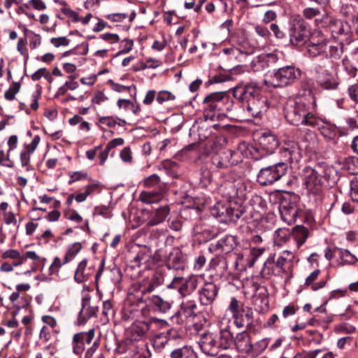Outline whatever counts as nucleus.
Here are the masks:
<instances>
[{"mask_svg": "<svg viewBox=\"0 0 358 358\" xmlns=\"http://www.w3.org/2000/svg\"><path fill=\"white\" fill-rule=\"evenodd\" d=\"M310 104L314 106L315 101L310 103L303 98L289 100L284 108L285 119L293 125L320 129V119L312 113Z\"/></svg>", "mask_w": 358, "mask_h": 358, "instance_id": "f257e3e1", "label": "nucleus"}, {"mask_svg": "<svg viewBox=\"0 0 358 358\" xmlns=\"http://www.w3.org/2000/svg\"><path fill=\"white\" fill-rule=\"evenodd\" d=\"M206 117L213 119L217 115H227L234 108V100L226 92H213L207 95L203 101Z\"/></svg>", "mask_w": 358, "mask_h": 358, "instance_id": "f03ea898", "label": "nucleus"}, {"mask_svg": "<svg viewBox=\"0 0 358 358\" xmlns=\"http://www.w3.org/2000/svg\"><path fill=\"white\" fill-rule=\"evenodd\" d=\"M269 164L262 168L257 176V182L262 186L273 184L284 176L287 171V164L284 162L270 160Z\"/></svg>", "mask_w": 358, "mask_h": 358, "instance_id": "7ed1b4c3", "label": "nucleus"}, {"mask_svg": "<svg viewBox=\"0 0 358 358\" xmlns=\"http://www.w3.org/2000/svg\"><path fill=\"white\" fill-rule=\"evenodd\" d=\"M301 71L293 66L279 68L271 77L270 84L274 87H282L289 85L299 79Z\"/></svg>", "mask_w": 358, "mask_h": 358, "instance_id": "20e7f679", "label": "nucleus"}, {"mask_svg": "<svg viewBox=\"0 0 358 358\" xmlns=\"http://www.w3.org/2000/svg\"><path fill=\"white\" fill-rule=\"evenodd\" d=\"M279 211L282 220L288 224H293L301 211L296 204V197L287 194L280 198Z\"/></svg>", "mask_w": 358, "mask_h": 358, "instance_id": "39448f33", "label": "nucleus"}, {"mask_svg": "<svg viewBox=\"0 0 358 358\" xmlns=\"http://www.w3.org/2000/svg\"><path fill=\"white\" fill-rule=\"evenodd\" d=\"M289 36L294 45H301L308 38L309 31L304 20L300 16H294L289 22Z\"/></svg>", "mask_w": 358, "mask_h": 358, "instance_id": "423d86ee", "label": "nucleus"}, {"mask_svg": "<svg viewBox=\"0 0 358 358\" xmlns=\"http://www.w3.org/2000/svg\"><path fill=\"white\" fill-rule=\"evenodd\" d=\"M211 215L220 219L221 222H236L243 214V210L239 208H232L229 204L221 202L216 203L210 209Z\"/></svg>", "mask_w": 358, "mask_h": 358, "instance_id": "0eeeda50", "label": "nucleus"}, {"mask_svg": "<svg viewBox=\"0 0 358 358\" xmlns=\"http://www.w3.org/2000/svg\"><path fill=\"white\" fill-rule=\"evenodd\" d=\"M325 63L317 64L314 68L316 83L323 90H335L339 85L338 78L326 69Z\"/></svg>", "mask_w": 358, "mask_h": 358, "instance_id": "6e6552de", "label": "nucleus"}, {"mask_svg": "<svg viewBox=\"0 0 358 358\" xmlns=\"http://www.w3.org/2000/svg\"><path fill=\"white\" fill-rule=\"evenodd\" d=\"M196 302L194 299H182L179 310L171 317L172 322L182 324L187 321H191L196 315Z\"/></svg>", "mask_w": 358, "mask_h": 358, "instance_id": "1a4fd4ad", "label": "nucleus"}, {"mask_svg": "<svg viewBox=\"0 0 358 358\" xmlns=\"http://www.w3.org/2000/svg\"><path fill=\"white\" fill-rule=\"evenodd\" d=\"M150 323L145 321H136L132 323L125 331L126 343L134 344L144 340L150 329Z\"/></svg>", "mask_w": 358, "mask_h": 358, "instance_id": "9d476101", "label": "nucleus"}, {"mask_svg": "<svg viewBox=\"0 0 358 358\" xmlns=\"http://www.w3.org/2000/svg\"><path fill=\"white\" fill-rule=\"evenodd\" d=\"M234 96L244 104L249 99L255 98L260 94L257 84L254 82L241 83L234 90Z\"/></svg>", "mask_w": 358, "mask_h": 358, "instance_id": "9b49d317", "label": "nucleus"}, {"mask_svg": "<svg viewBox=\"0 0 358 358\" xmlns=\"http://www.w3.org/2000/svg\"><path fill=\"white\" fill-rule=\"evenodd\" d=\"M303 171V181L308 192L313 195L320 194L322 187L318 173L310 167H306Z\"/></svg>", "mask_w": 358, "mask_h": 358, "instance_id": "f8f14e48", "label": "nucleus"}, {"mask_svg": "<svg viewBox=\"0 0 358 358\" xmlns=\"http://www.w3.org/2000/svg\"><path fill=\"white\" fill-rule=\"evenodd\" d=\"M285 259L278 256L275 259V254L271 255L264 264L262 272L268 275H282L286 273Z\"/></svg>", "mask_w": 358, "mask_h": 358, "instance_id": "ddd939ff", "label": "nucleus"}, {"mask_svg": "<svg viewBox=\"0 0 358 358\" xmlns=\"http://www.w3.org/2000/svg\"><path fill=\"white\" fill-rule=\"evenodd\" d=\"M94 337V329L74 334L72 339V349L73 353L78 355L82 354L85 349V345L91 343Z\"/></svg>", "mask_w": 358, "mask_h": 358, "instance_id": "4468645a", "label": "nucleus"}, {"mask_svg": "<svg viewBox=\"0 0 358 358\" xmlns=\"http://www.w3.org/2000/svg\"><path fill=\"white\" fill-rule=\"evenodd\" d=\"M215 343V334L210 332L202 334L197 341L201 351L210 357L215 356L218 353Z\"/></svg>", "mask_w": 358, "mask_h": 358, "instance_id": "2eb2a0df", "label": "nucleus"}, {"mask_svg": "<svg viewBox=\"0 0 358 358\" xmlns=\"http://www.w3.org/2000/svg\"><path fill=\"white\" fill-rule=\"evenodd\" d=\"M236 245V238L234 236L227 235L215 243H211L209 246V250L216 252L217 255L227 254L231 252Z\"/></svg>", "mask_w": 358, "mask_h": 358, "instance_id": "dca6fc26", "label": "nucleus"}, {"mask_svg": "<svg viewBox=\"0 0 358 358\" xmlns=\"http://www.w3.org/2000/svg\"><path fill=\"white\" fill-rule=\"evenodd\" d=\"M247 112L252 117H259L262 113L266 112L268 108L267 99L266 97L259 94L254 99H249L244 104Z\"/></svg>", "mask_w": 358, "mask_h": 358, "instance_id": "f3484780", "label": "nucleus"}, {"mask_svg": "<svg viewBox=\"0 0 358 358\" xmlns=\"http://www.w3.org/2000/svg\"><path fill=\"white\" fill-rule=\"evenodd\" d=\"M147 306L154 312L167 313L172 307V303L159 295L152 294L145 297Z\"/></svg>", "mask_w": 358, "mask_h": 358, "instance_id": "a211bd4d", "label": "nucleus"}, {"mask_svg": "<svg viewBox=\"0 0 358 358\" xmlns=\"http://www.w3.org/2000/svg\"><path fill=\"white\" fill-rule=\"evenodd\" d=\"M152 258L151 250L145 246L141 248L132 260L130 262V264L128 268L135 269L136 268H140L143 266V269H147L150 267V262Z\"/></svg>", "mask_w": 358, "mask_h": 358, "instance_id": "6ab92c4d", "label": "nucleus"}, {"mask_svg": "<svg viewBox=\"0 0 358 358\" xmlns=\"http://www.w3.org/2000/svg\"><path fill=\"white\" fill-rule=\"evenodd\" d=\"M164 275L161 273H155L150 278L144 279L141 283L139 289L141 294L145 296L154 292L164 283Z\"/></svg>", "mask_w": 358, "mask_h": 358, "instance_id": "aec40b11", "label": "nucleus"}, {"mask_svg": "<svg viewBox=\"0 0 358 358\" xmlns=\"http://www.w3.org/2000/svg\"><path fill=\"white\" fill-rule=\"evenodd\" d=\"M231 320L226 317L222 318L220 321V329L217 334L221 339L220 345H222V350L230 348L234 342V337L230 331Z\"/></svg>", "mask_w": 358, "mask_h": 358, "instance_id": "412c9836", "label": "nucleus"}, {"mask_svg": "<svg viewBox=\"0 0 358 358\" xmlns=\"http://www.w3.org/2000/svg\"><path fill=\"white\" fill-rule=\"evenodd\" d=\"M218 293V288L213 282H206L199 291V299L203 305L211 304Z\"/></svg>", "mask_w": 358, "mask_h": 358, "instance_id": "4be33fe9", "label": "nucleus"}, {"mask_svg": "<svg viewBox=\"0 0 358 358\" xmlns=\"http://www.w3.org/2000/svg\"><path fill=\"white\" fill-rule=\"evenodd\" d=\"M166 266L174 270L185 268V257L178 248H173L169 254Z\"/></svg>", "mask_w": 358, "mask_h": 358, "instance_id": "5701e85b", "label": "nucleus"}, {"mask_svg": "<svg viewBox=\"0 0 358 358\" xmlns=\"http://www.w3.org/2000/svg\"><path fill=\"white\" fill-rule=\"evenodd\" d=\"M260 148L267 153L271 154L278 147L279 141L271 132L263 133L259 139Z\"/></svg>", "mask_w": 358, "mask_h": 358, "instance_id": "b1692460", "label": "nucleus"}, {"mask_svg": "<svg viewBox=\"0 0 358 358\" xmlns=\"http://www.w3.org/2000/svg\"><path fill=\"white\" fill-rule=\"evenodd\" d=\"M198 285V278L196 275H191L187 278H183L181 287L179 288V294L183 299H191L189 295L193 292Z\"/></svg>", "mask_w": 358, "mask_h": 358, "instance_id": "393cba45", "label": "nucleus"}, {"mask_svg": "<svg viewBox=\"0 0 358 358\" xmlns=\"http://www.w3.org/2000/svg\"><path fill=\"white\" fill-rule=\"evenodd\" d=\"M281 152L285 157L288 158L290 163L297 162L301 158V152L298 143L294 141L285 142L281 149Z\"/></svg>", "mask_w": 358, "mask_h": 358, "instance_id": "a878e982", "label": "nucleus"}, {"mask_svg": "<svg viewBox=\"0 0 358 358\" xmlns=\"http://www.w3.org/2000/svg\"><path fill=\"white\" fill-rule=\"evenodd\" d=\"M328 42L325 38L322 37L317 41L312 39L307 45V50L308 53L312 57H317L322 54H326L327 50Z\"/></svg>", "mask_w": 358, "mask_h": 358, "instance_id": "bb28decb", "label": "nucleus"}, {"mask_svg": "<svg viewBox=\"0 0 358 358\" xmlns=\"http://www.w3.org/2000/svg\"><path fill=\"white\" fill-rule=\"evenodd\" d=\"M170 213L169 206H161L154 211L148 218L147 225L150 227L156 226L163 222Z\"/></svg>", "mask_w": 358, "mask_h": 358, "instance_id": "cd10ccee", "label": "nucleus"}, {"mask_svg": "<svg viewBox=\"0 0 358 358\" xmlns=\"http://www.w3.org/2000/svg\"><path fill=\"white\" fill-rule=\"evenodd\" d=\"M234 341L238 350L242 352H249L252 348L250 336L246 331L238 334Z\"/></svg>", "mask_w": 358, "mask_h": 358, "instance_id": "c85d7f7f", "label": "nucleus"}, {"mask_svg": "<svg viewBox=\"0 0 358 358\" xmlns=\"http://www.w3.org/2000/svg\"><path fill=\"white\" fill-rule=\"evenodd\" d=\"M343 52L344 44L342 41L335 44L328 43L325 57L327 59L331 60V66H333L332 62L334 60L340 59L342 57Z\"/></svg>", "mask_w": 358, "mask_h": 358, "instance_id": "c756f323", "label": "nucleus"}, {"mask_svg": "<svg viewBox=\"0 0 358 358\" xmlns=\"http://www.w3.org/2000/svg\"><path fill=\"white\" fill-rule=\"evenodd\" d=\"M291 236L296 243V249L298 250L306 242L308 236V230L303 226L298 225L293 229Z\"/></svg>", "mask_w": 358, "mask_h": 358, "instance_id": "7c9ffc66", "label": "nucleus"}, {"mask_svg": "<svg viewBox=\"0 0 358 358\" xmlns=\"http://www.w3.org/2000/svg\"><path fill=\"white\" fill-rule=\"evenodd\" d=\"M320 269H316L313 271L305 280V285L307 287H310L313 291H317L320 289H322L325 287L327 284V280H320L317 282H315V280L318 278V276L320 273Z\"/></svg>", "mask_w": 358, "mask_h": 358, "instance_id": "2f4dec72", "label": "nucleus"}, {"mask_svg": "<svg viewBox=\"0 0 358 358\" xmlns=\"http://www.w3.org/2000/svg\"><path fill=\"white\" fill-rule=\"evenodd\" d=\"M96 311L97 307L90 306L89 301L83 302L78 315L79 324H84L88 319L94 316Z\"/></svg>", "mask_w": 358, "mask_h": 358, "instance_id": "473e14b6", "label": "nucleus"}, {"mask_svg": "<svg viewBox=\"0 0 358 358\" xmlns=\"http://www.w3.org/2000/svg\"><path fill=\"white\" fill-rule=\"evenodd\" d=\"M171 358H198V355L192 347L185 345L173 350Z\"/></svg>", "mask_w": 358, "mask_h": 358, "instance_id": "72a5a7b5", "label": "nucleus"}, {"mask_svg": "<svg viewBox=\"0 0 358 358\" xmlns=\"http://www.w3.org/2000/svg\"><path fill=\"white\" fill-rule=\"evenodd\" d=\"M351 31V27L348 22L338 20L331 27V32L335 37L339 36H348Z\"/></svg>", "mask_w": 358, "mask_h": 358, "instance_id": "f704fd0d", "label": "nucleus"}, {"mask_svg": "<svg viewBox=\"0 0 358 358\" xmlns=\"http://www.w3.org/2000/svg\"><path fill=\"white\" fill-rule=\"evenodd\" d=\"M291 237V231L287 228H279L273 234V243L275 245L282 246L285 245Z\"/></svg>", "mask_w": 358, "mask_h": 358, "instance_id": "c9c22d12", "label": "nucleus"}, {"mask_svg": "<svg viewBox=\"0 0 358 358\" xmlns=\"http://www.w3.org/2000/svg\"><path fill=\"white\" fill-rule=\"evenodd\" d=\"M228 309L232 313L233 317L234 319V323L236 324V326L238 327H243V323H238L239 314L241 310H242L243 309V304L239 301H238L235 297H232L231 298Z\"/></svg>", "mask_w": 358, "mask_h": 358, "instance_id": "e433bc0d", "label": "nucleus"}, {"mask_svg": "<svg viewBox=\"0 0 358 358\" xmlns=\"http://www.w3.org/2000/svg\"><path fill=\"white\" fill-rule=\"evenodd\" d=\"M144 185L148 188H154L155 190L164 192L166 188L165 184L161 181L157 174H152L144 180Z\"/></svg>", "mask_w": 358, "mask_h": 358, "instance_id": "4c0bfd02", "label": "nucleus"}, {"mask_svg": "<svg viewBox=\"0 0 358 358\" xmlns=\"http://www.w3.org/2000/svg\"><path fill=\"white\" fill-rule=\"evenodd\" d=\"M162 192L153 190V191H143L139 196L140 200L145 203H154L160 201L162 198Z\"/></svg>", "mask_w": 358, "mask_h": 358, "instance_id": "58836bf2", "label": "nucleus"}, {"mask_svg": "<svg viewBox=\"0 0 358 358\" xmlns=\"http://www.w3.org/2000/svg\"><path fill=\"white\" fill-rule=\"evenodd\" d=\"M87 260L81 261L75 271L74 280L78 283H82L88 280L90 273L86 272Z\"/></svg>", "mask_w": 358, "mask_h": 358, "instance_id": "ea45409f", "label": "nucleus"}, {"mask_svg": "<svg viewBox=\"0 0 358 358\" xmlns=\"http://www.w3.org/2000/svg\"><path fill=\"white\" fill-rule=\"evenodd\" d=\"M98 187L99 184L97 183H92L87 185V186L85 187L83 192H80L76 194L75 200L78 203L85 201L87 199V196L93 194Z\"/></svg>", "mask_w": 358, "mask_h": 358, "instance_id": "a19ab883", "label": "nucleus"}, {"mask_svg": "<svg viewBox=\"0 0 358 358\" xmlns=\"http://www.w3.org/2000/svg\"><path fill=\"white\" fill-rule=\"evenodd\" d=\"M342 63L344 71L347 73L349 78H355L357 76L358 71L357 65L352 62L348 57H345L344 59H343Z\"/></svg>", "mask_w": 358, "mask_h": 358, "instance_id": "79ce46f5", "label": "nucleus"}, {"mask_svg": "<svg viewBox=\"0 0 358 358\" xmlns=\"http://www.w3.org/2000/svg\"><path fill=\"white\" fill-rule=\"evenodd\" d=\"M82 245L80 243L76 242L68 246L64 256V263H69L73 259L76 255L81 250Z\"/></svg>", "mask_w": 358, "mask_h": 358, "instance_id": "37998d69", "label": "nucleus"}, {"mask_svg": "<svg viewBox=\"0 0 358 358\" xmlns=\"http://www.w3.org/2000/svg\"><path fill=\"white\" fill-rule=\"evenodd\" d=\"M99 122L100 124L106 125L110 128H113L117 124L122 126L123 124H126V121L124 120L111 116L101 117L99 119Z\"/></svg>", "mask_w": 358, "mask_h": 358, "instance_id": "c03bdc74", "label": "nucleus"}, {"mask_svg": "<svg viewBox=\"0 0 358 358\" xmlns=\"http://www.w3.org/2000/svg\"><path fill=\"white\" fill-rule=\"evenodd\" d=\"M21 84L20 82H13L8 90L4 94V98L8 101H13L15 95L20 92Z\"/></svg>", "mask_w": 358, "mask_h": 358, "instance_id": "a18cd8bd", "label": "nucleus"}, {"mask_svg": "<svg viewBox=\"0 0 358 358\" xmlns=\"http://www.w3.org/2000/svg\"><path fill=\"white\" fill-rule=\"evenodd\" d=\"M253 313L250 308L242 309L238 317V323H243L244 325H250L252 322Z\"/></svg>", "mask_w": 358, "mask_h": 358, "instance_id": "49530a36", "label": "nucleus"}, {"mask_svg": "<svg viewBox=\"0 0 358 358\" xmlns=\"http://www.w3.org/2000/svg\"><path fill=\"white\" fill-rule=\"evenodd\" d=\"M65 264L64 260L62 261L58 257H55L52 263L49 267V274L58 275L59 268Z\"/></svg>", "mask_w": 358, "mask_h": 358, "instance_id": "de8ad7c7", "label": "nucleus"}, {"mask_svg": "<svg viewBox=\"0 0 358 358\" xmlns=\"http://www.w3.org/2000/svg\"><path fill=\"white\" fill-rule=\"evenodd\" d=\"M350 194L352 201L358 203V178H355L350 181Z\"/></svg>", "mask_w": 358, "mask_h": 358, "instance_id": "09e8293b", "label": "nucleus"}, {"mask_svg": "<svg viewBox=\"0 0 358 358\" xmlns=\"http://www.w3.org/2000/svg\"><path fill=\"white\" fill-rule=\"evenodd\" d=\"M303 15L306 19L313 20L320 15V11L315 8H306L303 11Z\"/></svg>", "mask_w": 358, "mask_h": 358, "instance_id": "8fccbe9b", "label": "nucleus"}, {"mask_svg": "<svg viewBox=\"0 0 358 358\" xmlns=\"http://www.w3.org/2000/svg\"><path fill=\"white\" fill-rule=\"evenodd\" d=\"M120 157L125 163L131 164L133 161L132 152L129 147L124 148L120 153Z\"/></svg>", "mask_w": 358, "mask_h": 358, "instance_id": "3c124183", "label": "nucleus"}, {"mask_svg": "<svg viewBox=\"0 0 358 358\" xmlns=\"http://www.w3.org/2000/svg\"><path fill=\"white\" fill-rule=\"evenodd\" d=\"M60 10L64 15L71 18L74 22H78L80 20L78 13L71 8H61Z\"/></svg>", "mask_w": 358, "mask_h": 358, "instance_id": "603ef678", "label": "nucleus"}, {"mask_svg": "<svg viewBox=\"0 0 358 358\" xmlns=\"http://www.w3.org/2000/svg\"><path fill=\"white\" fill-rule=\"evenodd\" d=\"M175 96L168 91H161L157 94L156 99L159 103H162L165 101L173 100Z\"/></svg>", "mask_w": 358, "mask_h": 358, "instance_id": "864d4df0", "label": "nucleus"}, {"mask_svg": "<svg viewBox=\"0 0 358 358\" xmlns=\"http://www.w3.org/2000/svg\"><path fill=\"white\" fill-rule=\"evenodd\" d=\"M348 93L350 99L357 103H358V83H355L349 86Z\"/></svg>", "mask_w": 358, "mask_h": 358, "instance_id": "5fc2aeb1", "label": "nucleus"}, {"mask_svg": "<svg viewBox=\"0 0 358 358\" xmlns=\"http://www.w3.org/2000/svg\"><path fill=\"white\" fill-rule=\"evenodd\" d=\"M40 141H41V138L39 136L36 135L35 136L31 142L27 145H26V150H24V152L29 153V154H32L36 149L37 146L38 145L39 143H40Z\"/></svg>", "mask_w": 358, "mask_h": 358, "instance_id": "6e6d98bb", "label": "nucleus"}, {"mask_svg": "<svg viewBox=\"0 0 358 358\" xmlns=\"http://www.w3.org/2000/svg\"><path fill=\"white\" fill-rule=\"evenodd\" d=\"M76 78V75H70L68 76V80L64 84L68 90H75L78 87V83L75 80Z\"/></svg>", "mask_w": 358, "mask_h": 358, "instance_id": "4d7b16f0", "label": "nucleus"}, {"mask_svg": "<svg viewBox=\"0 0 358 358\" xmlns=\"http://www.w3.org/2000/svg\"><path fill=\"white\" fill-rule=\"evenodd\" d=\"M43 76H44L46 79L50 78V73L47 71L45 68H41L37 70L31 75V79L34 81H37L40 80Z\"/></svg>", "mask_w": 358, "mask_h": 358, "instance_id": "13d9d810", "label": "nucleus"}, {"mask_svg": "<svg viewBox=\"0 0 358 358\" xmlns=\"http://www.w3.org/2000/svg\"><path fill=\"white\" fill-rule=\"evenodd\" d=\"M51 43L56 48L60 46H67L69 44L70 40L65 36L52 38L50 40Z\"/></svg>", "mask_w": 358, "mask_h": 358, "instance_id": "bf43d9fd", "label": "nucleus"}, {"mask_svg": "<svg viewBox=\"0 0 358 358\" xmlns=\"http://www.w3.org/2000/svg\"><path fill=\"white\" fill-rule=\"evenodd\" d=\"M324 173L328 180L334 181L337 179V171L332 166H326L324 169Z\"/></svg>", "mask_w": 358, "mask_h": 358, "instance_id": "052dcab7", "label": "nucleus"}, {"mask_svg": "<svg viewBox=\"0 0 358 358\" xmlns=\"http://www.w3.org/2000/svg\"><path fill=\"white\" fill-rule=\"evenodd\" d=\"M275 60V57L273 55H268L266 56H264L261 57L258 61L257 64L258 65L261 66L262 69H264L265 67H268V62H274Z\"/></svg>", "mask_w": 358, "mask_h": 358, "instance_id": "680f3d73", "label": "nucleus"}, {"mask_svg": "<svg viewBox=\"0 0 358 358\" xmlns=\"http://www.w3.org/2000/svg\"><path fill=\"white\" fill-rule=\"evenodd\" d=\"M70 180H69V184H72L76 181H78L87 178V175L86 173L82 171H75L70 173Z\"/></svg>", "mask_w": 358, "mask_h": 358, "instance_id": "e2e57ef3", "label": "nucleus"}, {"mask_svg": "<svg viewBox=\"0 0 358 358\" xmlns=\"http://www.w3.org/2000/svg\"><path fill=\"white\" fill-rule=\"evenodd\" d=\"M220 255H217L216 257L213 258L210 262V266L211 268L215 269L220 265H222V268L226 267V262L224 259L222 257H220Z\"/></svg>", "mask_w": 358, "mask_h": 358, "instance_id": "0e129e2a", "label": "nucleus"}, {"mask_svg": "<svg viewBox=\"0 0 358 358\" xmlns=\"http://www.w3.org/2000/svg\"><path fill=\"white\" fill-rule=\"evenodd\" d=\"M122 43L123 44V48L117 53V56L129 52L132 50L134 45L133 41L131 40H124Z\"/></svg>", "mask_w": 358, "mask_h": 358, "instance_id": "69168bd1", "label": "nucleus"}, {"mask_svg": "<svg viewBox=\"0 0 358 358\" xmlns=\"http://www.w3.org/2000/svg\"><path fill=\"white\" fill-rule=\"evenodd\" d=\"M107 99V96L104 94L103 92L98 91L94 94L92 99V102L93 103L99 105L101 103L106 101Z\"/></svg>", "mask_w": 358, "mask_h": 358, "instance_id": "338daca9", "label": "nucleus"}, {"mask_svg": "<svg viewBox=\"0 0 358 358\" xmlns=\"http://www.w3.org/2000/svg\"><path fill=\"white\" fill-rule=\"evenodd\" d=\"M329 22V17L327 14H322L315 19V23L318 27H325Z\"/></svg>", "mask_w": 358, "mask_h": 358, "instance_id": "774afa93", "label": "nucleus"}]
</instances>
